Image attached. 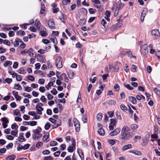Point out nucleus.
Instances as JSON below:
<instances>
[{
  "label": "nucleus",
  "instance_id": "11",
  "mask_svg": "<svg viewBox=\"0 0 160 160\" xmlns=\"http://www.w3.org/2000/svg\"><path fill=\"white\" fill-rule=\"evenodd\" d=\"M148 10L147 8H144L143 9L142 12L141 13V22H143L144 18L146 15V13L147 12Z\"/></svg>",
  "mask_w": 160,
  "mask_h": 160
},
{
  "label": "nucleus",
  "instance_id": "27",
  "mask_svg": "<svg viewBox=\"0 0 160 160\" xmlns=\"http://www.w3.org/2000/svg\"><path fill=\"white\" fill-rule=\"evenodd\" d=\"M98 134L100 136H103L105 134V132L104 130L102 128H100L98 131Z\"/></svg>",
  "mask_w": 160,
  "mask_h": 160
},
{
  "label": "nucleus",
  "instance_id": "3",
  "mask_svg": "<svg viewBox=\"0 0 160 160\" xmlns=\"http://www.w3.org/2000/svg\"><path fill=\"white\" fill-rule=\"evenodd\" d=\"M140 47V51L141 53L143 55H145L148 53V45L147 44H145Z\"/></svg>",
  "mask_w": 160,
  "mask_h": 160
},
{
  "label": "nucleus",
  "instance_id": "42",
  "mask_svg": "<svg viewBox=\"0 0 160 160\" xmlns=\"http://www.w3.org/2000/svg\"><path fill=\"white\" fill-rule=\"evenodd\" d=\"M57 142L56 141H51L50 143V145L51 147L57 146Z\"/></svg>",
  "mask_w": 160,
  "mask_h": 160
},
{
  "label": "nucleus",
  "instance_id": "17",
  "mask_svg": "<svg viewBox=\"0 0 160 160\" xmlns=\"http://www.w3.org/2000/svg\"><path fill=\"white\" fill-rule=\"evenodd\" d=\"M12 94L14 96L16 99L17 101L21 100V98L18 95V92L17 91H14L12 92Z\"/></svg>",
  "mask_w": 160,
  "mask_h": 160
},
{
  "label": "nucleus",
  "instance_id": "61",
  "mask_svg": "<svg viewBox=\"0 0 160 160\" xmlns=\"http://www.w3.org/2000/svg\"><path fill=\"white\" fill-rule=\"evenodd\" d=\"M43 145V143L41 142H38L36 145V147L37 148H41Z\"/></svg>",
  "mask_w": 160,
  "mask_h": 160
},
{
  "label": "nucleus",
  "instance_id": "53",
  "mask_svg": "<svg viewBox=\"0 0 160 160\" xmlns=\"http://www.w3.org/2000/svg\"><path fill=\"white\" fill-rule=\"evenodd\" d=\"M44 160H53V159L52 157L49 156L44 157Z\"/></svg>",
  "mask_w": 160,
  "mask_h": 160
},
{
  "label": "nucleus",
  "instance_id": "57",
  "mask_svg": "<svg viewBox=\"0 0 160 160\" xmlns=\"http://www.w3.org/2000/svg\"><path fill=\"white\" fill-rule=\"evenodd\" d=\"M37 122L35 121H30L29 125L32 126H35L37 125Z\"/></svg>",
  "mask_w": 160,
  "mask_h": 160
},
{
  "label": "nucleus",
  "instance_id": "44",
  "mask_svg": "<svg viewBox=\"0 0 160 160\" xmlns=\"http://www.w3.org/2000/svg\"><path fill=\"white\" fill-rule=\"evenodd\" d=\"M45 88L44 87L41 86L39 89V90L41 92L44 93L45 91Z\"/></svg>",
  "mask_w": 160,
  "mask_h": 160
},
{
  "label": "nucleus",
  "instance_id": "22",
  "mask_svg": "<svg viewBox=\"0 0 160 160\" xmlns=\"http://www.w3.org/2000/svg\"><path fill=\"white\" fill-rule=\"evenodd\" d=\"M36 109L37 110V113L39 115L42 114V111L43 110V108L41 107L36 106Z\"/></svg>",
  "mask_w": 160,
  "mask_h": 160
},
{
  "label": "nucleus",
  "instance_id": "9",
  "mask_svg": "<svg viewBox=\"0 0 160 160\" xmlns=\"http://www.w3.org/2000/svg\"><path fill=\"white\" fill-rule=\"evenodd\" d=\"M1 120L2 122V125L3 128H6L8 127V123L9 122V121L7 118H2Z\"/></svg>",
  "mask_w": 160,
  "mask_h": 160
},
{
  "label": "nucleus",
  "instance_id": "8",
  "mask_svg": "<svg viewBox=\"0 0 160 160\" xmlns=\"http://www.w3.org/2000/svg\"><path fill=\"white\" fill-rule=\"evenodd\" d=\"M72 146H69L68 148V152H72L75 148L76 143L75 140H72Z\"/></svg>",
  "mask_w": 160,
  "mask_h": 160
},
{
  "label": "nucleus",
  "instance_id": "51",
  "mask_svg": "<svg viewBox=\"0 0 160 160\" xmlns=\"http://www.w3.org/2000/svg\"><path fill=\"white\" fill-rule=\"evenodd\" d=\"M116 113L117 118L119 120H121L122 119V117L119 112L117 111Z\"/></svg>",
  "mask_w": 160,
  "mask_h": 160
},
{
  "label": "nucleus",
  "instance_id": "32",
  "mask_svg": "<svg viewBox=\"0 0 160 160\" xmlns=\"http://www.w3.org/2000/svg\"><path fill=\"white\" fill-rule=\"evenodd\" d=\"M102 113H99L96 116L97 119L100 121L102 120Z\"/></svg>",
  "mask_w": 160,
  "mask_h": 160
},
{
  "label": "nucleus",
  "instance_id": "38",
  "mask_svg": "<svg viewBox=\"0 0 160 160\" xmlns=\"http://www.w3.org/2000/svg\"><path fill=\"white\" fill-rule=\"evenodd\" d=\"M110 124L114 126L116 125L117 123V122L116 121L115 119L113 118H112L110 119Z\"/></svg>",
  "mask_w": 160,
  "mask_h": 160
},
{
  "label": "nucleus",
  "instance_id": "39",
  "mask_svg": "<svg viewBox=\"0 0 160 160\" xmlns=\"http://www.w3.org/2000/svg\"><path fill=\"white\" fill-rule=\"evenodd\" d=\"M12 63V62L11 61H7L5 62L4 64V66L5 67H7L9 65H11Z\"/></svg>",
  "mask_w": 160,
  "mask_h": 160
},
{
  "label": "nucleus",
  "instance_id": "36",
  "mask_svg": "<svg viewBox=\"0 0 160 160\" xmlns=\"http://www.w3.org/2000/svg\"><path fill=\"white\" fill-rule=\"evenodd\" d=\"M14 115L17 116L18 117L21 116V114L19 110L18 109H16L13 112Z\"/></svg>",
  "mask_w": 160,
  "mask_h": 160
},
{
  "label": "nucleus",
  "instance_id": "56",
  "mask_svg": "<svg viewBox=\"0 0 160 160\" xmlns=\"http://www.w3.org/2000/svg\"><path fill=\"white\" fill-rule=\"evenodd\" d=\"M3 43L8 46H10V42L8 40H4L3 41Z\"/></svg>",
  "mask_w": 160,
  "mask_h": 160
},
{
  "label": "nucleus",
  "instance_id": "64",
  "mask_svg": "<svg viewBox=\"0 0 160 160\" xmlns=\"http://www.w3.org/2000/svg\"><path fill=\"white\" fill-rule=\"evenodd\" d=\"M28 52V50L27 49H24L21 51L20 52V53L22 55H25L26 53Z\"/></svg>",
  "mask_w": 160,
  "mask_h": 160
},
{
  "label": "nucleus",
  "instance_id": "7",
  "mask_svg": "<svg viewBox=\"0 0 160 160\" xmlns=\"http://www.w3.org/2000/svg\"><path fill=\"white\" fill-rule=\"evenodd\" d=\"M73 123L76 131L78 132L80 130V124L78 120L76 118L73 119Z\"/></svg>",
  "mask_w": 160,
  "mask_h": 160
},
{
  "label": "nucleus",
  "instance_id": "28",
  "mask_svg": "<svg viewBox=\"0 0 160 160\" xmlns=\"http://www.w3.org/2000/svg\"><path fill=\"white\" fill-rule=\"evenodd\" d=\"M53 82L52 81H50L48 83L47 85L45 86V88L47 90H49L51 86L53 85Z\"/></svg>",
  "mask_w": 160,
  "mask_h": 160
},
{
  "label": "nucleus",
  "instance_id": "14",
  "mask_svg": "<svg viewBox=\"0 0 160 160\" xmlns=\"http://www.w3.org/2000/svg\"><path fill=\"white\" fill-rule=\"evenodd\" d=\"M48 25L49 27L52 29H54L55 28L54 23L53 20L50 18L49 19L48 22Z\"/></svg>",
  "mask_w": 160,
  "mask_h": 160
},
{
  "label": "nucleus",
  "instance_id": "12",
  "mask_svg": "<svg viewBox=\"0 0 160 160\" xmlns=\"http://www.w3.org/2000/svg\"><path fill=\"white\" fill-rule=\"evenodd\" d=\"M151 34L154 37L159 36L160 35L159 30L157 29L152 30L151 32Z\"/></svg>",
  "mask_w": 160,
  "mask_h": 160
},
{
  "label": "nucleus",
  "instance_id": "48",
  "mask_svg": "<svg viewBox=\"0 0 160 160\" xmlns=\"http://www.w3.org/2000/svg\"><path fill=\"white\" fill-rule=\"evenodd\" d=\"M120 108L121 109L124 111L127 110V108L123 104H121L120 105Z\"/></svg>",
  "mask_w": 160,
  "mask_h": 160
},
{
  "label": "nucleus",
  "instance_id": "59",
  "mask_svg": "<svg viewBox=\"0 0 160 160\" xmlns=\"http://www.w3.org/2000/svg\"><path fill=\"white\" fill-rule=\"evenodd\" d=\"M114 88L116 91H118L119 90V86L118 84H115L114 86Z\"/></svg>",
  "mask_w": 160,
  "mask_h": 160
},
{
  "label": "nucleus",
  "instance_id": "31",
  "mask_svg": "<svg viewBox=\"0 0 160 160\" xmlns=\"http://www.w3.org/2000/svg\"><path fill=\"white\" fill-rule=\"evenodd\" d=\"M130 127L132 130L134 131L138 128V126L136 124H132L131 125Z\"/></svg>",
  "mask_w": 160,
  "mask_h": 160
},
{
  "label": "nucleus",
  "instance_id": "37",
  "mask_svg": "<svg viewBox=\"0 0 160 160\" xmlns=\"http://www.w3.org/2000/svg\"><path fill=\"white\" fill-rule=\"evenodd\" d=\"M18 132L17 130H12L11 131V134L14 137H17Z\"/></svg>",
  "mask_w": 160,
  "mask_h": 160
},
{
  "label": "nucleus",
  "instance_id": "52",
  "mask_svg": "<svg viewBox=\"0 0 160 160\" xmlns=\"http://www.w3.org/2000/svg\"><path fill=\"white\" fill-rule=\"evenodd\" d=\"M15 88L16 90H21L22 88L19 84H16L15 85Z\"/></svg>",
  "mask_w": 160,
  "mask_h": 160
},
{
  "label": "nucleus",
  "instance_id": "46",
  "mask_svg": "<svg viewBox=\"0 0 160 160\" xmlns=\"http://www.w3.org/2000/svg\"><path fill=\"white\" fill-rule=\"evenodd\" d=\"M45 82V80H44V79L43 78H41V79H39L38 80V82L39 84H40L42 85V84H43Z\"/></svg>",
  "mask_w": 160,
  "mask_h": 160
},
{
  "label": "nucleus",
  "instance_id": "30",
  "mask_svg": "<svg viewBox=\"0 0 160 160\" xmlns=\"http://www.w3.org/2000/svg\"><path fill=\"white\" fill-rule=\"evenodd\" d=\"M28 53L29 56L30 57H33L34 53H33V50L32 48H30L28 50V52L27 53Z\"/></svg>",
  "mask_w": 160,
  "mask_h": 160
},
{
  "label": "nucleus",
  "instance_id": "60",
  "mask_svg": "<svg viewBox=\"0 0 160 160\" xmlns=\"http://www.w3.org/2000/svg\"><path fill=\"white\" fill-rule=\"evenodd\" d=\"M50 124L49 123H46L45 125L44 128L46 130H48L50 127Z\"/></svg>",
  "mask_w": 160,
  "mask_h": 160
},
{
  "label": "nucleus",
  "instance_id": "29",
  "mask_svg": "<svg viewBox=\"0 0 160 160\" xmlns=\"http://www.w3.org/2000/svg\"><path fill=\"white\" fill-rule=\"evenodd\" d=\"M41 8L40 11V13L41 14H43L45 13V6L44 4L43 3H42L41 4Z\"/></svg>",
  "mask_w": 160,
  "mask_h": 160
},
{
  "label": "nucleus",
  "instance_id": "5",
  "mask_svg": "<svg viewBox=\"0 0 160 160\" xmlns=\"http://www.w3.org/2000/svg\"><path fill=\"white\" fill-rule=\"evenodd\" d=\"M49 120L55 124L54 126V128H57L61 125V122L60 120L56 121L54 119L51 118H49Z\"/></svg>",
  "mask_w": 160,
  "mask_h": 160
},
{
  "label": "nucleus",
  "instance_id": "13",
  "mask_svg": "<svg viewBox=\"0 0 160 160\" xmlns=\"http://www.w3.org/2000/svg\"><path fill=\"white\" fill-rule=\"evenodd\" d=\"M130 130L129 128L127 126H124L121 130V135L128 132Z\"/></svg>",
  "mask_w": 160,
  "mask_h": 160
},
{
  "label": "nucleus",
  "instance_id": "58",
  "mask_svg": "<svg viewBox=\"0 0 160 160\" xmlns=\"http://www.w3.org/2000/svg\"><path fill=\"white\" fill-rule=\"evenodd\" d=\"M29 29L32 32H36L37 31V29L33 26L30 27Z\"/></svg>",
  "mask_w": 160,
  "mask_h": 160
},
{
  "label": "nucleus",
  "instance_id": "19",
  "mask_svg": "<svg viewBox=\"0 0 160 160\" xmlns=\"http://www.w3.org/2000/svg\"><path fill=\"white\" fill-rule=\"evenodd\" d=\"M38 59L39 61L41 62L42 63H44L45 62L46 59L44 56L39 55H38Z\"/></svg>",
  "mask_w": 160,
  "mask_h": 160
},
{
  "label": "nucleus",
  "instance_id": "55",
  "mask_svg": "<svg viewBox=\"0 0 160 160\" xmlns=\"http://www.w3.org/2000/svg\"><path fill=\"white\" fill-rule=\"evenodd\" d=\"M77 103L79 104L81 103L82 102V100L81 99V95L80 93L78 96V97L77 100Z\"/></svg>",
  "mask_w": 160,
  "mask_h": 160
},
{
  "label": "nucleus",
  "instance_id": "41",
  "mask_svg": "<svg viewBox=\"0 0 160 160\" xmlns=\"http://www.w3.org/2000/svg\"><path fill=\"white\" fill-rule=\"evenodd\" d=\"M18 72L21 74H24L25 72V69L23 68H21L18 70Z\"/></svg>",
  "mask_w": 160,
  "mask_h": 160
},
{
  "label": "nucleus",
  "instance_id": "49",
  "mask_svg": "<svg viewBox=\"0 0 160 160\" xmlns=\"http://www.w3.org/2000/svg\"><path fill=\"white\" fill-rule=\"evenodd\" d=\"M17 34L21 36H23L25 35V33L23 31H18L17 32Z\"/></svg>",
  "mask_w": 160,
  "mask_h": 160
},
{
  "label": "nucleus",
  "instance_id": "23",
  "mask_svg": "<svg viewBox=\"0 0 160 160\" xmlns=\"http://www.w3.org/2000/svg\"><path fill=\"white\" fill-rule=\"evenodd\" d=\"M105 18L108 21H109V17L110 16V12L108 11H106L105 13Z\"/></svg>",
  "mask_w": 160,
  "mask_h": 160
},
{
  "label": "nucleus",
  "instance_id": "43",
  "mask_svg": "<svg viewBox=\"0 0 160 160\" xmlns=\"http://www.w3.org/2000/svg\"><path fill=\"white\" fill-rule=\"evenodd\" d=\"M24 88L25 89V91L28 92H30L32 90V88L31 87H29L27 86L24 87Z\"/></svg>",
  "mask_w": 160,
  "mask_h": 160
},
{
  "label": "nucleus",
  "instance_id": "20",
  "mask_svg": "<svg viewBox=\"0 0 160 160\" xmlns=\"http://www.w3.org/2000/svg\"><path fill=\"white\" fill-rule=\"evenodd\" d=\"M132 148V145L131 144H128L126 145H125L124 146H123L121 150L123 151L127 150L128 149H130Z\"/></svg>",
  "mask_w": 160,
  "mask_h": 160
},
{
  "label": "nucleus",
  "instance_id": "21",
  "mask_svg": "<svg viewBox=\"0 0 160 160\" xmlns=\"http://www.w3.org/2000/svg\"><path fill=\"white\" fill-rule=\"evenodd\" d=\"M40 34L43 37H45L47 36L48 34L46 32V29L45 28H44L43 30L40 31Z\"/></svg>",
  "mask_w": 160,
  "mask_h": 160
},
{
  "label": "nucleus",
  "instance_id": "35",
  "mask_svg": "<svg viewBox=\"0 0 160 160\" xmlns=\"http://www.w3.org/2000/svg\"><path fill=\"white\" fill-rule=\"evenodd\" d=\"M16 156L14 155H12L10 156H9L8 157L6 158L7 160H13L15 158Z\"/></svg>",
  "mask_w": 160,
  "mask_h": 160
},
{
  "label": "nucleus",
  "instance_id": "25",
  "mask_svg": "<svg viewBox=\"0 0 160 160\" xmlns=\"http://www.w3.org/2000/svg\"><path fill=\"white\" fill-rule=\"evenodd\" d=\"M129 101L134 104H136L137 101L136 98L134 97H129Z\"/></svg>",
  "mask_w": 160,
  "mask_h": 160
},
{
  "label": "nucleus",
  "instance_id": "1",
  "mask_svg": "<svg viewBox=\"0 0 160 160\" xmlns=\"http://www.w3.org/2000/svg\"><path fill=\"white\" fill-rule=\"evenodd\" d=\"M41 132V129L40 127L33 130V133L32 135L33 139L36 140L41 138L42 136V134L40 133Z\"/></svg>",
  "mask_w": 160,
  "mask_h": 160
},
{
  "label": "nucleus",
  "instance_id": "45",
  "mask_svg": "<svg viewBox=\"0 0 160 160\" xmlns=\"http://www.w3.org/2000/svg\"><path fill=\"white\" fill-rule=\"evenodd\" d=\"M11 128L12 129H17L18 128V126L16 123H14L11 125Z\"/></svg>",
  "mask_w": 160,
  "mask_h": 160
},
{
  "label": "nucleus",
  "instance_id": "16",
  "mask_svg": "<svg viewBox=\"0 0 160 160\" xmlns=\"http://www.w3.org/2000/svg\"><path fill=\"white\" fill-rule=\"evenodd\" d=\"M49 134L46 133L43 137L42 141L45 142H47L49 141Z\"/></svg>",
  "mask_w": 160,
  "mask_h": 160
},
{
  "label": "nucleus",
  "instance_id": "34",
  "mask_svg": "<svg viewBox=\"0 0 160 160\" xmlns=\"http://www.w3.org/2000/svg\"><path fill=\"white\" fill-rule=\"evenodd\" d=\"M68 77L72 79L74 77V73L72 71H69L68 72Z\"/></svg>",
  "mask_w": 160,
  "mask_h": 160
},
{
  "label": "nucleus",
  "instance_id": "40",
  "mask_svg": "<svg viewBox=\"0 0 160 160\" xmlns=\"http://www.w3.org/2000/svg\"><path fill=\"white\" fill-rule=\"evenodd\" d=\"M30 25V23H24L20 25V27L22 29H26L27 28V26Z\"/></svg>",
  "mask_w": 160,
  "mask_h": 160
},
{
  "label": "nucleus",
  "instance_id": "6",
  "mask_svg": "<svg viewBox=\"0 0 160 160\" xmlns=\"http://www.w3.org/2000/svg\"><path fill=\"white\" fill-rule=\"evenodd\" d=\"M124 6V3H120L117 6L114 14L115 17L118 15L119 12V10L122 9Z\"/></svg>",
  "mask_w": 160,
  "mask_h": 160
},
{
  "label": "nucleus",
  "instance_id": "18",
  "mask_svg": "<svg viewBox=\"0 0 160 160\" xmlns=\"http://www.w3.org/2000/svg\"><path fill=\"white\" fill-rule=\"evenodd\" d=\"M129 152L138 156H141L142 155V153L141 151L137 150H131L129 151Z\"/></svg>",
  "mask_w": 160,
  "mask_h": 160
},
{
  "label": "nucleus",
  "instance_id": "63",
  "mask_svg": "<svg viewBox=\"0 0 160 160\" xmlns=\"http://www.w3.org/2000/svg\"><path fill=\"white\" fill-rule=\"evenodd\" d=\"M31 87L32 88L35 89L38 87V85L35 83H32L31 84Z\"/></svg>",
  "mask_w": 160,
  "mask_h": 160
},
{
  "label": "nucleus",
  "instance_id": "47",
  "mask_svg": "<svg viewBox=\"0 0 160 160\" xmlns=\"http://www.w3.org/2000/svg\"><path fill=\"white\" fill-rule=\"evenodd\" d=\"M154 92L157 93L158 96H160V90L158 88H154Z\"/></svg>",
  "mask_w": 160,
  "mask_h": 160
},
{
  "label": "nucleus",
  "instance_id": "4",
  "mask_svg": "<svg viewBox=\"0 0 160 160\" xmlns=\"http://www.w3.org/2000/svg\"><path fill=\"white\" fill-rule=\"evenodd\" d=\"M62 59L60 57H58L56 61V65L57 67L58 68H61L62 67Z\"/></svg>",
  "mask_w": 160,
  "mask_h": 160
},
{
  "label": "nucleus",
  "instance_id": "33",
  "mask_svg": "<svg viewBox=\"0 0 160 160\" xmlns=\"http://www.w3.org/2000/svg\"><path fill=\"white\" fill-rule=\"evenodd\" d=\"M40 22L38 20H36L35 22V26L38 29H39L40 28Z\"/></svg>",
  "mask_w": 160,
  "mask_h": 160
},
{
  "label": "nucleus",
  "instance_id": "62",
  "mask_svg": "<svg viewBox=\"0 0 160 160\" xmlns=\"http://www.w3.org/2000/svg\"><path fill=\"white\" fill-rule=\"evenodd\" d=\"M20 48L22 49H24L26 47V44L22 41V42L20 43Z\"/></svg>",
  "mask_w": 160,
  "mask_h": 160
},
{
  "label": "nucleus",
  "instance_id": "15",
  "mask_svg": "<svg viewBox=\"0 0 160 160\" xmlns=\"http://www.w3.org/2000/svg\"><path fill=\"white\" fill-rule=\"evenodd\" d=\"M22 42V40L18 38H16L15 41L12 42L14 47H17L19 45L20 43Z\"/></svg>",
  "mask_w": 160,
  "mask_h": 160
},
{
  "label": "nucleus",
  "instance_id": "2",
  "mask_svg": "<svg viewBox=\"0 0 160 160\" xmlns=\"http://www.w3.org/2000/svg\"><path fill=\"white\" fill-rule=\"evenodd\" d=\"M134 135L132 132H129L121 135V138L122 139L124 140L129 139L132 138Z\"/></svg>",
  "mask_w": 160,
  "mask_h": 160
},
{
  "label": "nucleus",
  "instance_id": "26",
  "mask_svg": "<svg viewBox=\"0 0 160 160\" xmlns=\"http://www.w3.org/2000/svg\"><path fill=\"white\" fill-rule=\"evenodd\" d=\"M104 88V87L102 85L100 86L99 87V89L96 92V94L98 95H99L100 94L102 91L103 90Z\"/></svg>",
  "mask_w": 160,
  "mask_h": 160
},
{
  "label": "nucleus",
  "instance_id": "54",
  "mask_svg": "<svg viewBox=\"0 0 160 160\" xmlns=\"http://www.w3.org/2000/svg\"><path fill=\"white\" fill-rule=\"evenodd\" d=\"M59 18L61 21L63 23H65V21L64 18V15L63 14H62L60 16Z\"/></svg>",
  "mask_w": 160,
  "mask_h": 160
},
{
  "label": "nucleus",
  "instance_id": "24",
  "mask_svg": "<svg viewBox=\"0 0 160 160\" xmlns=\"http://www.w3.org/2000/svg\"><path fill=\"white\" fill-rule=\"evenodd\" d=\"M18 139L19 142H22L25 141V139L23 137V133H20L19 134V136Z\"/></svg>",
  "mask_w": 160,
  "mask_h": 160
},
{
  "label": "nucleus",
  "instance_id": "50",
  "mask_svg": "<svg viewBox=\"0 0 160 160\" xmlns=\"http://www.w3.org/2000/svg\"><path fill=\"white\" fill-rule=\"evenodd\" d=\"M50 153V151L48 150H44L42 152V153L43 155H49Z\"/></svg>",
  "mask_w": 160,
  "mask_h": 160
},
{
  "label": "nucleus",
  "instance_id": "10",
  "mask_svg": "<svg viewBox=\"0 0 160 160\" xmlns=\"http://www.w3.org/2000/svg\"><path fill=\"white\" fill-rule=\"evenodd\" d=\"M121 129L119 128H116L113 131L111 132L109 135L111 136H114L118 135L120 132Z\"/></svg>",
  "mask_w": 160,
  "mask_h": 160
}]
</instances>
